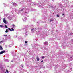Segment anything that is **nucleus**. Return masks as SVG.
Masks as SVG:
<instances>
[{"label": "nucleus", "instance_id": "nucleus-23", "mask_svg": "<svg viewBox=\"0 0 73 73\" xmlns=\"http://www.w3.org/2000/svg\"><path fill=\"white\" fill-rule=\"evenodd\" d=\"M62 15V16H64V14H63Z\"/></svg>", "mask_w": 73, "mask_h": 73}, {"label": "nucleus", "instance_id": "nucleus-16", "mask_svg": "<svg viewBox=\"0 0 73 73\" xmlns=\"http://www.w3.org/2000/svg\"><path fill=\"white\" fill-rule=\"evenodd\" d=\"M12 26L13 27H15V25H14V24H13L12 25Z\"/></svg>", "mask_w": 73, "mask_h": 73}, {"label": "nucleus", "instance_id": "nucleus-8", "mask_svg": "<svg viewBox=\"0 0 73 73\" xmlns=\"http://www.w3.org/2000/svg\"><path fill=\"white\" fill-rule=\"evenodd\" d=\"M31 31L32 32H34V29H32Z\"/></svg>", "mask_w": 73, "mask_h": 73}, {"label": "nucleus", "instance_id": "nucleus-27", "mask_svg": "<svg viewBox=\"0 0 73 73\" xmlns=\"http://www.w3.org/2000/svg\"><path fill=\"white\" fill-rule=\"evenodd\" d=\"M40 73H41V72H40Z\"/></svg>", "mask_w": 73, "mask_h": 73}, {"label": "nucleus", "instance_id": "nucleus-18", "mask_svg": "<svg viewBox=\"0 0 73 73\" xmlns=\"http://www.w3.org/2000/svg\"><path fill=\"white\" fill-rule=\"evenodd\" d=\"M4 37H7V35H4Z\"/></svg>", "mask_w": 73, "mask_h": 73}, {"label": "nucleus", "instance_id": "nucleus-4", "mask_svg": "<svg viewBox=\"0 0 73 73\" xmlns=\"http://www.w3.org/2000/svg\"><path fill=\"white\" fill-rule=\"evenodd\" d=\"M23 21H26L27 19H26V18H24L23 19Z\"/></svg>", "mask_w": 73, "mask_h": 73}, {"label": "nucleus", "instance_id": "nucleus-10", "mask_svg": "<svg viewBox=\"0 0 73 73\" xmlns=\"http://www.w3.org/2000/svg\"><path fill=\"white\" fill-rule=\"evenodd\" d=\"M41 57L42 58V59H44V58H45V57L44 56H42Z\"/></svg>", "mask_w": 73, "mask_h": 73}, {"label": "nucleus", "instance_id": "nucleus-9", "mask_svg": "<svg viewBox=\"0 0 73 73\" xmlns=\"http://www.w3.org/2000/svg\"><path fill=\"white\" fill-rule=\"evenodd\" d=\"M4 27H5V28H8V27L6 25H5Z\"/></svg>", "mask_w": 73, "mask_h": 73}, {"label": "nucleus", "instance_id": "nucleus-5", "mask_svg": "<svg viewBox=\"0 0 73 73\" xmlns=\"http://www.w3.org/2000/svg\"><path fill=\"white\" fill-rule=\"evenodd\" d=\"M44 45H48V42H45L44 43Z\"/></svg>", "mask_w": 73, "mask_h": 73}, {"label": "nucleus", "instance_id": "nucleus-19", "mask_svg": "<svg viewBox=\"0 0 73 73\" xmlns=\"http://www.w3.org/2000/svg\"><path fill=\"white\" fill-rule=\"evenodd\" d=\"M4 42V41H1L0 42V43H1L2 42Z\"/></svg>", "mask_w": 73, "mask_h": 73}, {"label": "nucleus", "instance_id": "nucleus-12", "mask_svg": "<svg viewBox=\"0 0 73 73\" xmlns=\"http://www.w3.org/2000/svg\"><path fill=\"white\" fill-rule=\"evenodd\" d=\"M5 32H6V33H7L8 32V29H7L5 31Z\"/></svg>", "mask_w": 73, "mask_h": 73}, {"label": "nucleus", "instance_id": "nucleus-6", "mask_svg": "<svg viewBox=\"0 0 73 73\" xmlns=\"http://www.w3.org/2000/svg\"><path fill=\"white\" fill-rule=\"evenodd\" d=\"M44 50H48V48H47L46 47H44L43 48Z\"/></svg>", "mask_w": 73, "mask_h": 73}, {"label": "nucleus", "instance_id": "nucleus-17", "mask_svg": "<svg viewBox=\"0 0 73 73\" xmlns=\"http://www.w3.org/2000/svg\"><path fill=\"white\" fill-rule=\"evenodd\" d=\"M6 72L8 73H9V72H8V70H6Z\"/></svg>", "mask_w": 73, "mask_h": 73}, {"label": "nucleus", "instance_id": "nucleus-1", "mask_svg": "<svg viewBox=\"0 0 73 73\" xmlns=\"http://www.w3.org/2000/svg\"><path fill=\"white\" fill-rule=\"evenodd\" d=\"M3 23H5V24H7V23H8V22L5 19L3 18Z\"/></svg>", "mask_w": 73, "mask_h": 73}, {"label": "nucleus", "instance_id": "nucleus-21", "mask_svg": "<svg viewBox=\"0 0 73 73\" xmlns=\"http://www.w3.org/2000/svg\"><path fill=\"white\" fill-rule=\"evenodd\" d=\"M57 17H59L60 16V15H57Z\"/></svg>", "mask_w": 73, "mask_h": 73}, {"label": "nucleus", "instance_id": "nucleus-26", "mask_svg": "<svg viewBox=\"0 0 73 73\" xmlns=\"http://www.w3.org/2000/svg\"><path fill=\"white\" fill-rule=\"evenodd\" d=\"M35 29H36V28H35Z\"/></svg>", "mask_w": 73, "mask_h": 73}, {"label": "nucleus", "instance_id": "nucleus-28", "mask_svg": "<svg viewBox=\"0 0 73 73\" xmlns=\"http://www.w3.org/2000/svg\"><path fill=\"white\" fill-rule=\"evenodd\" d=\"M5 73H6V72H5Z\"/></svg>", "mask_w": 73, "mask_h": 73}, {"label": "nucleus", "instance_id": "nucleus-14", "mask_svg": "<svg viewBox=\"0 0 73 73\" xmlns=\"http://www.w3.org/2000/svg\"><path fill=\"white\" fill-rule=\"evenodd\" d=\"M37 61H39V58L37 57Z\"/></svg>", "mask_w": 73, "mask_h": 73}, {"label": "nucleus", "instance_id": "nucleus-20", "mask_svg": "<svg viewBox=\"0 0 73 73\" xmlns=\"http://www.w3.org/2000/svg\"><path fill=\"white\" fill-rule=\"evenodd\" d=\"M25 44H27V43H28V41H25Z\"/></svg>", "mask_w": 73, "mask_h": 73}, {"label": "nucleus", "instance_id": "nucleus-2", "mask_svg": "<svg viewBox=\"0 0 73 73\" xmlns=\"http://www.w3.org/2000/svg\"><path fill=\"white\" fill-rule=\"evenodd\" d=\"M8 29H9V31H14V30H15L13 28L10 29L9 28Z\"/></svg>", "mask_w": 73, "mask_h": 73}, {"label": "nucleus", "instance_id": "nucleus-7", "mask_svg": "<svg viewBox=\"0 0 73 73\" xmlns=\"http://www.w3.org/2000/svg\"><path fill=\"white\" fill-rule=\"evenodd\" d=\"M0 49L1 50H3V47L1 46H0Z\"/></svg>", "mask_w": 73, "mask_h": 73}, {"label": "nucleus", "instance_id": "nucleus-24", "mask_svg": "<svg viewBox=\"0 0 73 73\" xmlns=\"http://www.w3.org/2000/svg\"><path fill=\"white\" fill-rule=\"evenodd\" d=\"M40 6H41V5H40V6H39V7H40Z\"/></svg>", "mask_w": 73, "mask_h": 73}, {"label": "nucleus", "instance_id": "nucleus-3", "mask_svg": "<svg viewBox=\"0 0 73 73\" xmlns=\"http://www.w3.org/2000/svg\"><path fill=\"white\" fill-rule=\"evenodd\" d=\"M4 53H5V51H1L0 52V54H1Z\"/></svg>", "mask_w": 73, "mask_h": 73}, {"label": "nucleus", "instance_id": "nucleus-22", "mask_svg": "<svg viewBox=\"0 0 73 73\" xmlns=\"http://www.w3.org/2000/svg\"><path fill=\"white\" fill-rule=\"evenodd\" d=\"M41 62H43V60H42V61H41Z\"/></svg>", "mask_w": 73, "mask_h": 73}, {"label": "nucleus", "instance_id": "nucleus-11", "mask_svg": "<svg viewBox=\"0 0 73 73\" xmlns=\"http://www.w3.org/2000/svg\"><path fill=\"white\" fill-rule=\"evenodd\" d=\"M13 5H14V6H16V3H14L13 4Z\"/></svg>", "mask_w": 73, "mask_h": 73}, {"label": "nucleus", "instance_id": "nucleus-15", "mask_svg": "<svg viewBox=\"0 0 73 73\" xmlns=\"http://www.w3.org/2000/svg\"><path fill=\"white\" fill-rule=\"evenodd\" d=\"M0 27H1V28H3V26L1 25H0Z\"/></svg>", "mask_w": 73, "mask_h": 73}, {"label": "nucleus", "instance_id": "nucleus-25", "mask_svg": "<svg viewBox=\"0 0 73 73\" xmlns=\"http://www.w3.org/2000/svg\"><path fill=\"white\" fill-rule=\"evenodd\" d=\"M10 35H9V36H10Z\"/></svg>", "mask_w": 73, "mask_h": 73}, {"label": "nucleus", "instance_id": "nucleus-13", "mask_svg": "<svg viewBox=\"0 0 73 73\" xmlns=\"http://www.w3.org/2000/svg\"><path fill=\"white\" fill-rule=\"evenodd\" d=\"M29 12V11H26V13H28Z\"/></svg>", "mask_w": 73, "mask_h": 73}]
</instances>
